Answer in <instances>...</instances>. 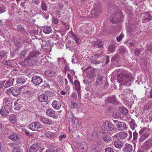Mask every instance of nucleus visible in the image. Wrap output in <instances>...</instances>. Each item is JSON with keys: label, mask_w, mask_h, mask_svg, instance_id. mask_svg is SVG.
Masks as SVG:
<instances>
[{"label": "nucleus", "mask_w": 152, "mask_h": 152, "mask_svg": "<svg viewBox=\"0 0 152 152\" xmlns=\"http://www.w3.org/2000/svg\"><path fill=\"white\" fill-rule=\"evenodd\" d=\"M20 92V90L19 89L17 88H12L11 90V93L14 96H17L19 95Z\"/></svg>", "instance_id": "a878e982"}, {"label": "nucleus", "mask_w": 152, "mask_h": 152, "mask_svg": "<svg viewBox=\"0 0 152 152\" xmlns=\"http://www.w3.org/2000/svg\"><path fill=\"white\" fill-rule=\"evenodd\" d=\"M128 134L124 132H121L115 134L113 137L118 138V140H125L127 138Z\"/></svg>", "instance_id": "9d476101"}, {"label": "nucleus", "mask_w": 152, "mask_h": 152, "mask_svg": "<svg viewBox=\"0 0 152 152\" xmlns=\"http://www.w3.org/2000/svg\"><path fill=\"white\" fill-rule=\"evenodd\" d=\"M12 102L10 99H6L4 100L3 105L7 106H10V107H12Z\"/></svg>", "instance_id": "cd10ccee"}, {"label": "nucleus", "mask_w": 152, "mask_h": 152, "mask_svg": "<svg viewBox=\"0 0 152 152\" xmlns=\"http://www.w3.org/2000/svg\"><path fill=\"white\" fill-rule=\"evenodd\" d=\"M115 49V45H110L108 47V50L110 52H113Z\"/></svg>", "instance_id": "09e8293b"}, {"label": "nucleus", "mask_w": 152, "mask_h": 152, "mask_svg": "<svg viewBox=\"0 0 152 152\" xmlns=\"http://www.w3.org/2000/svg\"><path fill=\"white\" fill-rule=\"evenodd\" d=\"M71 104L72 106H73L72 107V108H76L77 107V104L74 102H71Z\"/></svg>", "instance_id": "13d9d810"}, {"label": "nucleus", "mask_w": 152, "mask_h": 152, "mask_svg": "<svg viewBox=\"0 0 152 152\" xmlns=\"http://www.w3.org/2000/svg\"><path fill=\"white\" fill-rule=\"evenodd\" d=\"M45 135L48 137L50 138L53 137V133L52 132L48 131L45 133Z\"/></svg>", "instance_id": "864d4df0"}, {"label": "nucleus", "mask_w": 152, "mask_h": 152, "mask_svg": "<svg viewBox=\"0 0 152 152\" xmlns=\"http://www.w3.org/2000/svg\"><path fill=\"white\" fill-rule=\"evenodd\" d=\"M123 18L121 13L120 12H117L114 15L112 18L110 19V21L113 23H117L121 21Z\"/></svg>", "instance_id": "20e7f679"}, {"label": "nucleus", "mask_w": 152, "mask_h": 152, "mask_svg": "<svg viewBox=\"0 0 152 152\" xmlns=\"http://www.w3.org/2000/svg\"><path fill=\"white\" fill-rule=\"evenodd\" d=\"M95 45H97L98 48H102L103 47V43L101 40H98L97 41L94 42Z\"/></svg>", "instance_id": "72a5a7b5"}, {"label": "nucleus", "mask_w": 152, "mask_h": 152, "mask_svg": "<svg viewBox=\"0 0 152 152\" xmlns=\"http://www.w3.org/2000/svg\"><path fill=\"white\" fill-rule=\"evenodd\" d=\"M149 135V134L148 133L146 132L144 133L140 138V141H144L145 139L148 137Z\"/></svg>", "instance_id": "473e14b6"}, {"label": "nucleus", "mask_w": 152, "mask_h": 152, "mask_svg": "<svg viewBox=\"0 0 152 152\" xmlns=\"http://www.w3.org/2000/svg\"><path fill=\"white\" fill-rule=\"evenodd\" d=\"M106 100L108 103H112L115 105L119 104V102L116 99V96L114 95L111 96L107 97Z\"/></svg>", "instance_id": "6e6552de"}, {"label": "nucleus", "mask_w": 152, "mask_h": 152, "mask_svg": "<svg viewBox=\"0 0 152 152\" xmlns=\"http://www.w3.org/2000/svg\"><path fill=\"white\" fill-rule=\"evenodd\" d=\"M102 12V9L101 8V4L99 2H96L95 3L93 10L91 13L97 16L98 14Z\"/></svg>", "instance_id": "39448f33"}, {"label": "nucleus", "mask_w": 152, "mask_h": 152, "mask_svg": "<svg viewBox=\"0 0 152 152\" xmlns=\"http://www.w3.org/2000/svg\"><path fill=\"white\" fill-rule=\"evenodd\" d=\"M17 30L18 31L20 32H24L25 31L23 26L21 25H19L17 26Z\"/></svg>", "instance_id": "58836bf2"}, {"label": "nucleus", "mask_w": 152, "mask_h": 152, "mask_svg": "<svg viewBox=\"0 0 152 152\" xmlns=\"http://www.w3.org/2000/svg\"><path fill=\"white\" fill-rule=\"evenodd\" d=\"M152 103L150 102H148L146 103V104L145 105L144 109L148 110L151 107Z\"/></svg>", "instance_id": "ea45409f"}, {"label": "nucleus", "mask_w": 152, "mask_h": 152, "mask_svg": "<svg viewBox=\"0 0 152 152\" xmlns=\"http://www.w3.org/2000/svg\"><path fill=\"white\" fill-rule=\"evenodd\" d=\"M20 149V146H15L12 149V152H21Z\"/></svg>", "instance_id": "37998d69"}, {"label": "nucleus", "mask_w": 152, "mask_h": 152, "mask_svg": "<svg viewBox=\"0 0 152 152\" xmlns=\"http://www.w3.org/2000/svg\"><path fill=\"white\" fill-rule=\"evenodd\" d=\"M55 72L53 71L50 70L45 72L46 75L49 77H51L54 75Z\"/></svg>", "instance_id": "f704fd0d"}, {"label": "nucleus", "mask_w": 152, "mask_h": 152, "mask_svg": "<svg viewBox=\"0 0 152 152\" xmlns=\"http://www.w3.org/2000/svg\"><path fill=\"white\" fill-rule=\"evenodd\" d=\"M2 63L10 66H12V64L10 61H2Z\"/></svg>", "instance_id": "3c124183"}, {"label": "nucleus", "mask_w": 152, "mask_h": 152, "mask_svg": "<svg viewBox=\"0 0 152 152\" xmlns=\"http://www.w3.org/2000/svg\"><path fill=\"white\" fill-rule=\"evenodd\" d=\"M22 101L21 99H18L15 102L14 107L15 110H18L22 106V103H20Z\"/></svg>", "instance_id": "dca6fc26"}, {"label": "nucleus", "mask_w": 152, "mask_h": 152, "mask_svg": "<svg viewBox=\"0 0 152 152\" xmlns=\"http://www.w3.org/2000/svg\"><path fill=\"white\" fill-rule=\"evenodd\" d=\"M42 9L43 10H46L47 9V6L46 4L44 1H42Z\"/></svg>", "instance_id": "6e6d98bb"}, {"label": "nucleus", "mask_w": 152, "mask_h": 152, "mask_svg": "<svg viewBox=\"0 0 152 152\" xmlns=\"http://www.w3.org/2000/svg\"><path fill=\"white\" fill-rule=\"evenodd\" d=\"M5 8L3 6L0 7V14L4 12L5 11Z\"/></svg>", "instance_id": "680f3d73"}, {"label": "nucleus", "mask_w": 152, "mask_h": 152, "mask_svg": "<svg viewBox=\"0 0 152 152\" xmlns=\"http://www.w3.org/2000/svg\"><path fill=\"white\" fill-rule=\"evenodd\" d=\"M137 134H138V133L136 132H134L133 133V140H136L137 137Z\"/></svg>", "instance_id": "69168bd1"}, {"label": "nucleus", "mask_w": 152, "mask_h": 152, "mask_svg": "<svg viewBox=\"0 0 152 152\" xmlns=\"http://www.w3.org/2000/svg\"><path fill=\"white\" fill-rule=\"evenodd\" d=\"M119 110L121 112L125 115L127 114L128 110L126 108L124 107H120Z\"/></svg>", "instance_id": "7c9ffc66"}, {"label": "nucleus", "mask_w": 152, "mask_h": 152, "mask_svg": "<svg viewBox=\"0 0 152 152\" xmlns=\"http://www.w3.org/2000/svg\"><path fill=\"white\" fill-rule=\"evenodd\" d=\"M113 121L118 130L122 131L125 130L127 128L126 124L123 122L117 120H113Z\"/></svg>", "instance_id": "7ed1b4c3"}, {"label": "nucleus", "mask_w": 152, "mask_h": 152, "mask_svg": "<svg viewBox=\"0 0 152 152\" xmlns=\"http://www.w3.org/2000/svg\"><path fill=\"white\" fill-rule=\"evenodd\" d=\"M118 53L122 54H124L126 52V50L125 48L121 47H120L117 50Z\"/></svg>", "instance_id": "2f4dec72"}, {"label": "nucleus", "mask_w": 152, "mask_h": 152, "mask_svg": "<svg viewBox=\"0 0 152 152\" xmlns=\"http://www.w3.org/2000/svg\"><path fill=\"white\" fill-rule=\"evenodd\" d=\"M12 89V87L7 89L5 91V93L7 94H9L10 93H11V90Z\"/></svg>", "instance_id": "774afa93"}, {"label": "nucleus", "mask_w": 152, "mask_h": 152, "mask_svg": "<svg viewBox=\"0 0 152 152\" xmlns=\"http://www.w3.org/2000/svg\"><path fill=\"white\" fill-rule=\"evenodd\" d=\"M105 152H114L113 150L110 148H107L105 149Z\"/></svg>", "instance_id": "bf43d9fd"}, {"label": "nucleus", "mask_w": 152, "mask_h": 152, "mask_svg": "<svg viewBox=\"0 0 152 152\" xmlns=\"http://www.w3.org/2000/svg\"><path fill=\"white\" fill-rule=\"evenodd\" d=\"M9 138L13 141H16L20 138L19 136L16 134H14L9 136Z\"/></svg>", "instance_id": "4be33fe9"}, {"label": "nucleus", "mask_w": 152, "mask_h": 152, "mask_svg": "<svg viewBox=\"0 0 152 152\" xmlns=\"http://www.w3.org/2000/svg\"><path fill=\"white\" fill-rule=\"evenodd\" d=\"M104 141L106 142H108L111 140V138L109 136H104L102 137Z\"/></svg>", "instance_id": "a18cd8bd"}, {"label": "nucleus", "mask_w": 152, "mask_h": 152, "mask_svg": "<svg viewBox=\"0 0 152 152\" xmlns=\"http://www.w3.org/2000/svg\"><path fill=\"white\" fill-rule=\"evenodd\" d=\"M124 37V35L122 34H121L119 36L117 37L116 39L117 41L118 42H120L122 39V38Z\"/></svg>", "instance_id": "0e129e2a"}, {"label": "nucleus", "mask_w": 152, "mask_h": 152, "mask_svg": "<svg viewBox=\"0 0 152 152\" xmlns=\"http://www.w3.org/2000/svg\"><path fill=\"white\" fill-rule=\"evenodd\" d=\"M39 101L41 102L46 101L48 99V96L43 94L40 95L38 97Z\"/></svg>", "instance_id": "5701e85b"}, {"label": "nucleus", "mask_w": 152, "mask_h": 152, "mask_svg": "<svg viewBox=\"0 0 152 152\" xmlns=\"http://www.w3.org/2000/svg\"><path fill=\"white\" fill-rule=\"evenodd\" d=\"M41 126L38 122H34L30 124L29 125V128L32 130H36L39 128Z\"/></svg>", "instance_id": "9b49d317"}, {"label": "nucleus", "mask_w": 152, "mask_h": 152, "mask_svg": "<svg viewBox=\"0 0 152 152\" xmlns=\"http://www.w3.org/2000/svg\"><path fill=\"white\" fill-rule=\"evenodd\" d=\"M104 82L103 77L102 75H99L97 77L95 83V85L96 87L102 86Z\"/></svg>", "instance_id": "f8f14e48"}, {"label": "nucleus", "mask_w": 152, "mask_h": 152, "mask_svg": "<svg viewBox=\"0 0 152 152\" xmlns=\"http://www.w3.org/2000/svg\"><path fill=\"white\" fill-rule=\"evenodd\" d=\"M133 150V146L132 145L127 143L125 144L123 149L124 152H131Z\"/></svg>", "instance_id": "4468645a"}, {"label": "nucleus", "mask_w": 152, "mask_h": 152, "mask_svg": "<svg viewBox=\"0 0 152 152\" xmlns=\"http://www.w3.org/2000/svg\"><path fill=\"white\" fill-rule=\"evenodd\" d=\"M27 50H23L20 53V58H23L25 57L27 53Z\"/></svg>", "instance_id": "e433bc0d"}, {"label": "nucleus", "mask_w": 152, "mask_h": 152, "mask_svg": "<svg viewBox=\"0 0 152 152\" xmlns=\"http://www.w3.org/2000/svg\"><path fill=\"white\" fill-rule=\"evenodd\" d=\"M67 76L69 82H71L72 85H73L74 84L73 82V80L72 78V76H71V75L69 73L67 74Z\"/></svg>", "instance_id": "4d7b16f0"}, {"label": "nucleus", "mask_w": 152, "mask_h": 152, "mask_svg": "<svg viewBox=\"0 0 152 152\" xmlns=\"http://www.w3.org/2000/svg\"><path fill=\"white\" fill-rule=\"evenodd\" d=\"M146 51L148 53H152V44H150L148 45L147 46Z\"/></svg>", "instance_id": "c03bdc74"}, {"label": "nucleus", "mask_w": 152, "mask_h": 152, "mask_svg": "<svg viewBox=\"0 0 152 152\" xmlns=\"http://www.w3.org/2000/svg\"><path fill=\"white\" fill-rule=\"evenodd\" d=\"M26 80L23 76H20L18 77L16 80V82L19 84H22L25 83Z\"/></svg>", "instance_id": "aec40b11"}, {"label": "nucleus", "mask_w": 152, "mask_h": 152, "mask_svg": "<svg viewBox=\"0 0 152 152\" xmlns=\"http://www.w3.org/2000/svg\"><path fill=\"white\" fill-rule=\"evenodd\" d=\"M57 80L59 83L60 86L63 85L64 81L63 77L61 76H59L58 77Z\"/></svg>", "instance_id": "a19ab883"}, {"label": "nucleus", "mask_w": 152, "mask_h": 152, "mask_svg": "<svg viewBox=\"0 0 152 152\" xmlns=\"http://www.w3.org/2000/svg\"><path fill=\"white\" fill-rule=\"evenodd\" d=\"M39 3V0H32V3L33 4L38 5Z\"/></svg>", "instance_id": "e2e57ef3"}, {"label": "nucleus", "mask_w": 152, "mask_h": 152, "mask_svg": "<svg viewBox=\"0 0 152 152\" xmlns=\"http://www.w3.org/2000/svg\"><path fill=\"white\" fill-rule=\"evenodd\" d=\"M69 34H71V35L70 36L71 37H72V38L74 39L76 43L77 44H80V39L78 37L75 35L74 33L72 31H70L69 32Z\"/></svg>", "instance_id": "f3484780"}, {"label": "nucleus", "mask_w": 152, "mask_h": 152, "mask_svg": "<svg viewBox=\"0 0 152 152\" xmlns=\"http://www.w3.org/2000/svg\"><path fill=\"white\" fill-rule=\"evenodd\" d=\"M36 86L39 85L43 82L42 78L39 76L34 75L32 78L31 81Z\"/></svg>", "instance_id": "0eeeda50"}, {"label": "nucleus", "mask_w": 152, "mask_h": 152, "mask_svg": "<svg viewBox=\"0 0 152 152\" xmlns=\"http://www.w3.org/2000/svg\"><path fill=\"white\" fill-rule=\"evenodd\" d=\"M11 108L12 107H10V106H9L3 105L0 110V113L2 116H6L8 115Z\"/></svg>", "instance_id": "423d86ee"}, {"label": "nucleus", "mask_w": 152, "mask_h": 152, "mask_svg": "<svg viewBox=\"0 0 152 152\" xmlns=\"http://www.w3.org/2000/svg\"><path fill=\"white\" fill-rule=\"evenodd\" d=\"M9 120L10 122L12 123H15L17 121L16 116L15 115L13 114L9 117Z\"/></svg>", "instance_id": "c756f323"}, {"label": "nucleus", "mask_w": 152, "mask_h": 152, "mask_svg": "<svg viewBox=\"0 0 152 152\" xmlns=\"http://www.w3.org/2000/svg\"><path fill=\"white\" fill-rule=\"evenodd\" d=\"M22 41L20 39H16L15 40L14 44L18 47H21L22 46Z\"/></svg>", "instance_id": "bb28decb"}, {"label": "nucleus", "mask_w": 152, "mask_h": 152, "mask_svg": "<svg viewBox=\"0 0 152 152\" xmlns=\"http://www.w3.org/2000/svg\"><path fill=\"white\" fill-rule=\"evenodd\" d=\"M41 145L39 144H35L32 145L29 149V152H37L38 150L42 151Z\"/></svg>", "instance_id": "1a4fd4ad"}, {"label": "nucleus", "mask_w": 152, "mask_h": 152, "mask_svg": "<svg viewBox=\"0 0 152 152\" xmlns=\"http://www.w3.org/2000/svg\"><path fill=\"white\" fill-rule=\"evenodd\" d=\"M151 15H150L148 14V15L145 18V20L149 21L151 20Z\"/></svg>", "instance_id": "052dcab7"}, {"label": "nucleus", "mask_w": 152, "mask_h": 152, "mask_svg": "<svg viewBox=\"0 0 152 152\" xmlns=\"http://www.w3.org/2000/svg\"><path fill=\"white\" fill-rule=\"evenodd\" d=\"M71 118L72 119V122L74 124H75V121H78V120L75 117V116H74V117H72V118Z\"/></svg>", "instance_id": "338daca9"}, {"label": "nucleus", "mask_w": 152, "mask_h": 152, "mask_svg": "<svg viewBox=\"0 0 152 152\" xmlns=\"http://www.w3.org/2000/svg\"><path fill=\"white\" fill-rule=\"evenodd\" d=\"M140 53V51L139 49L136 48L134 50V53L136 56H137L139 55Z\"/></svg>", "instance_id": "5fc2aeb1"}, {"label": "nucleus", "mask_w": 152, "mask_h": 152, "mask_svg": "<svg viewBox=\"0 0 152 152\" xmlns=\"http://www.w3.org/2000/svg\"><path fill=\"white\" fill-rule=\"evenodd\" d=\"M15 80L14 77H12L11 79L8 80L4 85L5 88H7L12 85L13 82Z\"/></svg>", "instance_id": "a211bd4d"}, {"label": "nucleus", "mask_w": 152, "mask_h": 152, "mask_svg": "<svg viewBox=\"0 0 152 152\" xmlns=\"http://www.w3.org/2000/svg\"><path fill=\"white\" fill-rule=\"evenodd\" d=\"M6 54V52L5 51H2L0 52V59H1L5 57Z\"/></svg>", "instance_id": "603ef678"}, {"label": "nucleus", "mask_w": 152, "mask_h": 152, "mask_svg": "<svg viewBox=\"0 0 152 152\" xmlns=\"http://www.w3.org/2000/svg\"><path fill=\"white\" fill-rule=\"evenodd\" d=\"M74 84L75 86L76 89L77 91H79L80 89V86L79 82L77 80H75L74 81Z\"/></svg>", "instance_id": "79ce46f5"}, {"label": "nucleus", "mask_w": 152, "mask_h": 152, "mask_svg": "<svg viewBox=\"0 0 152 152\" xmlns=\"http://www.w3.org/2000/svg\"><path fill=\"white\" fill-rule=\"evenodd\" d=\"M102 127L104 130L108 132L115 130L113 124L109 121L103 122L102 125Z\"/></svg>", "instance_id": "f03ea898"}, {"label": "nucleus", "mask_w": 152, "mask_h": 152, "mask_svg": "<svg viewBox=\"0 0 152 152\" xmlns=\"http://www.w3.org/2000/svg\"><path fill=\"white\" fill-rule=\"evenodd\" d=\"M114 145L116 148H120L123 145V143L119 140L115 141L113 144Z\"/></svg>", "instance_id": "b1692460"}, {"label": "nucleus", "mask_w": 152, "mask_h": 152, "mask_svg": "<svg viewBox=\"0 0 152 152\" xmlns=\"http://www.w3.org/2000/svg\"><path fill=\"white\" fill-rule=\"evenodd\" d=\"M98 148L97 146H93L91 149V152H99L98 151Z\"/></svg>", "instance_id": "de8ad7c7"}, {"label": "nucleus", "mask_w": 152, "mask_h": 152, "mask_svg": "<svg viewBox=\"0 0 152 152\" xmlns=\"http://www.w3.org/2000/svg\"><path fill=\"white\" fill-rule=\"evenodd\" d=\"M152 146V143L149 141L146 142L143 145V148L146 149L150 148Z\"/></svg>", "instance_id": "c85d7f7f"}, {"label": "nucleus", "mask_w": 152, "mask_h": 152, "mask_svg": "<svg viewBox=\"0 0 152 152\" xmlns=\"http://www.w3.org/2000/svg\"><path fill=\"white\" fill-rule=\"evenodd\" d=\"M40 54V53L39 52H31L30 53L28 57V60H30L31 58L34 57H37Z\"/></svg>", "instance_id": "393cba45"}, {"label": "nucleus", "mask_w": 152, "mask_h": 152, "mask_svg": "<svg viewBox=\"0 0 152 152\" xmlns=\"http://www.w3.org/2000/svg\"><path fill=\"white\" fill-rule=\"evenodd\" d=\"M119 58V55L117 54H115L112 58L111 62H113L115 61H117Z\"/></svg>", "instance_id": "c9c22d12"}, {"label": "nucleus", "mask_w": 152, "mask_h": 152, "mask_svg": "<svg viewBox=\"0 0 152 152\" xmlns=\"http://www.w3.org/2000/svg\"><path fill=\"white\" fill-rule=\"evenodd\" d=\"M51 28L50 27H48L44 28L43 30V32L46 34H49L51 31Z\"/></svg>", "instance_id": "4c0bfd02"}, {"label": "nucleus", "mask_w": 152, "mask_h": 152, "mask_svg": "<svg viewBox=\"0 0 152 152\" xmlns=\"http://www.w3.org/2000/svg\"><path fill=\"white\" fill-rule=\"evenodd\" d=\"M52 105L54 109L57 110L59 109L61 107L60 103L56 100H54L52 103Z\"/></svg>", "instance_id": "6ab92c4d"}, {"label": "nucleus", "mask_w": 152, "mask_h": 152, "mask_svg": "<svg viewBox=\"0 0 152 152\" xmlns=\"http://www.w3.org/2000/svg\"><path fill=\"white\" fill-rule=\"evenodd\" d=\"M66 116L68 118H71L74 117L73 113L71 111L68 112L66 113Z\"/></svg>", "instance_id": "8fccbe9b"}, {"label": "nucleus", "mask_w": 152, "mask_h": 152, "mask_svg": "<svg viewBox=\"0 0 152 152\" xmlns=\"http://www.w3.org/2000/svg\"><path fill=\"white\" fill-rule=\"evenodd\" d=\"M40 120L43 124L47 125L53 124L54 123V121L51 119L44 117H41Z\"/></svg>", "instance_id": "ddd939ff"}, {"label": "nucleus", "mask_w": 152, "mask_h": 152, "mask_svg": "<svg viewBox=\"0 0 152 152\" xmlns=\"http://www.w3.org/2000/svg\"><path fill=\"white\" fill-rule=\"evenodd\" d=\"M130 126L131 128L134 129L135 127H136L137 126V124L135 123L134 120L133 119H132L131 122L130 123Z\"/></svg>", "instance_id": "49530a36"}, {"label": "nucleus", "mask_w": 152, "mask_h": 152, "mask_svg": "<svg viewBox=\"0 0 152 152\" xmlns=\"http://www.w3.org/2000/svg\"><path fill=\"white\" fill-rule=\"evenodd\" d=\"M47 115L50 117H53L55 115V112L53 109L50 108L46 111Z\"/></svg>", "instance_id": "412c9836"}, {"label": "nucleus", "mask_w": 152, "mask_h": 152, "mask_svg": "<svg viewBox=\"0 0 152 152\" xmlns=\"http://www.w3.org/2000/svg\"><path fill=\"white\" fill-rule=\"evenodd\" d=\"M87 144L85 142H81L79 146V150L82 152H86V149L87 148Z\"/></svg>", "instance_id": "2eb2a0df"}, {"label": "nucleus", "mask_w": 152, "mask_h": 152, "mask_svg": "<svg viewBox=\"0 0 152 152\" xmlns=\"http://www.w3.org/2000/svg\"><path fill=\"white\" fill-rule=\"evenodd\" d=\"M117 77L119 83L126 86L130 85L131 82L133 80L131 75L126 72H123L117 75Z\"/></svg>", "instance_id": "f257e3e1"}]
</instances>
